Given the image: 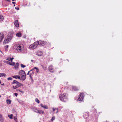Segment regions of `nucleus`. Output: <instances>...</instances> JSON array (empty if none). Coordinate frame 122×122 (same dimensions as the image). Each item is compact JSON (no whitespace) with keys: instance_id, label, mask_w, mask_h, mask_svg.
Returning <instances> with one entry per match:
<instances>
[{"instance_id":"1","label":"nucleus","mask_w":122,"mask_h":122,"mask_svg":"<svg viewBox=\"0 0 122 122\" xmlns=\"http://www.w3.org/2000/svg\"><path fill=\"white\" fill-rule=\"evenodd\" d=\"M15 48L18 52H20L24 50V47L22 44H17L15 46Z\"/></svg>"},{"instance_id":"2","label":"nucleus","mask_w":122,"mask_h":122,"mask_svg":"<svg viewBox=\"0 0 122 122\" xmlns=\"http://www.w3.org/2000/svg\"><path fill=\"white\" fill-rule=\"evenodd\" d=\"M59 97L60 99L62 101L66 102L67 99V96L66 93L61 94L60 95Z\"/></svg>"},{"instance_id":"3","label":"nucleus","mask_w":122,"mask_h":122,"mask_svg":"<svg viewBox=\"0 0 122 122\" xmlns=\"http://www.w3.org/2000/svg\"><path fill=\"white\" fill-rule=\"evenodd\" d=\"M12 84H15L16 85L15 86H13V88L14 89H16L17 88L20 87L21 86H23V85L20 83L18 82L16 80L13 81L12 83Z\"/></svg>"},{"instance_id":"4","label":"nucleus","mask_w":122,"mask_h":122,"mask_svg":"<svg viewBox=\"0 0 122 122\" xmlns=\"http://www.w3.org/2000/svg\"><path fill=\"white\" fill-rule=\"evenodd\" d=\"M37 45V42H36L34 44L30 45L29 48L30 49H34L36 47Z\"/></svg>"},{"instance_id":"5","label":"nucleus","mask_w":122,"mask_h":122,"mask_svg":"<svg viewBox=\"0 0 122 122\" xmlns=\"http://www.w3.org/2000/svg\"><path fill=\"white\" fill-rule=\"evenodd\" d=\"M84 96V94L83 93H80L78 96V100L82 101L83 100Z\"/></svg>"},{"instance_id":"6","label":"nucleus","mask_w":122,"mask_h":122,"mask_svg":"<svg viewBox=\"0 0 122 122\" xmlns=\"http://www.w3.org/2000/svg\"><path fill=\"white\" fill-rule=\"evenodd\" d=\"M48 70L50 72H53L54 71L53 66L51 65H50L49 66Z\"/></svg>"},{"instance_id":"7","label":"nucleus","mask_w":122,"mask_h":122,"mask_svg":"<svg viewBox=\"0 0 122 122\" xmlns=\"http://www.w3.org/2000/svg\"><path fill=\"white\" fill-rule=\"evenodd\" d=\"M10 41V39L9 37H8L7 38L5 39L4 40L3 43V44L4 45H5L6 43H8Z\"/></svg>"},{"instance_id":"8","label":"nucleus","mask_w":122,"mask_h":122,"mask_svg":"<svg viewBox=\"0 0 122 122\" xmlns=\"http://www.w3.org/2000/svg\"><path fill=\"white\" fill-rule=\"evenodd\" d=\"M4 35L3 33H0V42L3 40L4 37Z\"/></svg>"},{"instance_id":"9","label":"nucleus","mask_w":122,"mask_h":122,"mask_svg":"<svg viewBox=\"0 0 122 122\" xmlns=\"http://www.w3.org/2000/svg\"><path fill=\"white\" fill-rule=\"evenodd\" d=\"M45 42L44 41H39L37 42V44H39L40 45L44 46L45 44Z\"/></svg>"},{"instance_id":"10","label":"nucleus","mask_w":122,"mask_h":122,"mask_svg":"<svg viewBox=\"0 0 122 122\" xmlns=\"http://www.w3.org/2000/svg\"><path fill=\"white\" fill-rule=\"evenodd\" d=\"M14 24L16 27H19V23L18 20H16L14 22Z\"/></svg>"},{"instance_id":"11","label":"nucleus","mask_w":122,"mask_h":122,"mask_svg":"<svg viewBox=\"0 0 122 122\" xmlns=\"http://www.w3.org/2000/svg\"><path fill=\"white\" fill-rule=\"evenodd\" d=\"M25 71L23 70H22L20 71L19 74L20 76H21L24 74L25 75Z\"/></svg>"},{"instance_id":"12","label":"nucleus","mask_w":122,"mask_h":122,"mask_svg":"<svg viewBox=\"0 0 122 122\" xmlns=\"http://www.w3.org/2000/svg\"><path fill=\"white\" fill-rule=\"evenodd\" d=\"M42 52L40 51H38L36 53V55L38 56H41L42 55Z\"/></svg>"},{"instance_id":"13","label":"nucleus","mask_w":122,"mask_h":122,"mask_svg":"<svg viewBox=\"0 0 122 122\" xmlns=\"http://www.w3.org/2000/svg\"><path fill=\"white\" fill-rule=\"evenodd\" d=\"M21 79L23 81L26 78V76L25 74V75L24 74L21 75Z\"/></svg>"},{"instance_id":"14","label":"nucleus","mask_w":122,"mask_h":122,"mask_svg":"<svg viewBox=\"0 0 122 122\" xmlns=\"http://www.w3.org/2000/svg\"><path fill=\"white\" fill-rule=\"evenodd\" d=\"M40 106L44 108L45 109H47L48 108V107L47 106L45 105L44 106L43 104L42 103L40 104Z\"/></svg>"},{"instance_id":"15","label":"nucleus","mask_w":122,"mask_h":122,"mask_svg":"<svg viewBox=\"0 0 122 122\" xmlns=\"http://www.w3.org/2000/svg\"><path fill=\"white\" fill-rule=\"evenodd\" d=\"M38 112V113L40 114H45L44 111L43 110H39Z\"/></svg>"},{"instance_id":"16","label":"nucleus","mask_w":122,"mask_h":122,"mask_svg":"<svg viewBox=\"0 0 122 122\" xmlns=\"http://www.w3.org/2000/svg\"><path fill=\"white\" fill-rule=\"evenodd\" d=\"M72 89L74 91H77L79 90L78 88L76 86H73L72 87Z\"/></svg>"},{"instance_id":"17","label":"nucleus","mask_w":122,"mask_h":122,"mask_svg":"<svg viewBox=\"0 0 122 122\" xmlns=\"http://www.w3.org/2000/svg\"><path fill=\"white\" fill-rule=\"evenodd\" d=\"M12 77L16 79H20V76L18 75L14 76H12Z\"/></svg>"},{"instance_id":"18","label":"nucleus","mask_w":122,"mask_h":122,"mask_svg":"<svg viewBox=\"0 0 122 122\" xmlns=\"http://www.w3.org/2000/svg\"><path fill=\"white\" fill-rule=\"evenodd\" d=\"M19 65V64L18 63H17L15 65V64L14 66L15 68V69H17L18 68Z\"/></svg>"},{"instance_id":"19","label":"nucleus","mask_w":122,"mask_h":122,"mask_svg":"<svg viewBox=\"0 0 122 122\" xmlns=\"http://www.w3.org/2000/svg\"><path fill=\"white\" fill-rule=\"evenodd\" d=\"M53 111V112L54 111H55L56 110V113H57L58 112V108H52Z\"/></svg>"},{"instance_id":"20","label":"nucleus","mask_w":122,"mask_h":122,"mask_svg":"<svg viewBox=\"0 0 122 122\" xmlns=\"http://www.w3.org/2000/svg\"><path fill=\"white\" fill-rule=\"evenodd\" d=\"M36 70V72L37 73L39 71V69L38 68H36V67H35L33 69L31 70V71L33 70Z\"/></svg>"},{"instance_id":"21","label":"nucleus","mask_w":122,"mask_h":122,"mask_svg":"<svg viewBox=\"0 0 122 122\" xmlns=\"http://www.w3.org/2000/svg\"><path fill=\"white\" fill-rule=\"evenodd\" d=\"M4 121V119L3 118L2 116L0 114V121L3 122Z\"/></svg>"},{"instance_id":"22","label":"nucleus","mask_w":122,"mask_h":122,"mask_svg":"<svg viewBox=\"0 0 122 122\" xmlns=\"http://www.w3.org/2000/svg\"><path fill=\"white\" fill-rule=\"evenodd\" d=\"M22 36V34L20 32L17 33L16 34V36L19 37H20Z\"/></svg>"},{"instance_id":"23","label":"nucleus","mask_w":122,"mask_h":122,"mask_svg":"<svg viewBox=\"0 0 122 122\" xmlns=\"http://www.w3.org/2000/svg\"><path fill=\"white\" fill-rule=\"evenodd\" d=\"M6 102L8 104H9L11 103V101L9 99H7L6 100Z\"/></svg>"},{"instance_id":"24","label":"nucleus","mask_w":122,"mask_h":122,"mask_svg":"<svg viewBox=\"0 0 122 122\" xmlns=\"http://www.w3.org/2000/svg\"><path fill=\"white\" fill-rule=\"evenodd\" d=\"M6 76V74L4 73H0V77L1 76Z\"/></svg>"},{"instance_id":"25","label":"nucleus","mask_w":122,"mask_h":122,"mask_svg":"<svg viewBox=\"0 0 122 122\" xmlns=\"http://www.w3.org/2000/svg\"><path fill=\"white\" fill-rule=\"evenodd\" d=\"M16 90L17 91H19L21 93H24V92L21 90L20 89H17Z\"/></svg>"},{"instance_id":"26","label":"nucleus","mask_w":122,"mask_h":122,"mask_svg":"<svg viewBox=\"0 0 122 122\" xmlns=\"http://www.w3.org/2000/svg\"><path fill=\"white\" fill-rule=\"evenodd\" d=\"M13 59V58H10L8 57L7 59L6 60L9 61H10L11 62H12Z\"/></svg>"},{"instance_id":"27","label":"nucleus","mask_w":122,"mask_h":122,"mask_svg":"<svg viewBox=\"0 0 122 122\" xmlns=\"http://www.w3.org/2000/svg\"><path fill=\"white\" fill-rule=\"evenodd\" d=\"M13 115L12 114L9 115H8V116L9 117L10 119H12L13 118L12 116Z\"/></svg>"},{"instance_id":"28","label":"nucleus","mask_w":122,"mask_h":122,"mask_svg":"<svg viewBox=\"0 0 122 122\" xmlns=\"http://www.w3.org/2000/svg\"><path fill=\"white\" fill-rule=\"evenodd\" d=\"M4 19V17L1 15H0V21Z\"/></svg>"},{"instance_id":"29","label":"nucleus","mask_w":122,"mask_h":122,"mask_svg":"<svg viewBox=\"0 0 122 122\" xmlns=\"http://www.w3.org/2000/svg\"><path fill=\"white\" fill-rule=\"evenodd\" d=\"M4 62L6 63L7 64H10V61H4Z\"/></svg>"},{"instance_id":"30","label":"nucleus","mask_w":122,"mask_h":122,"mask_svg":"<svg viewBox=\"0 0 122 122\" xmlns=\"http://www.w3.org/2000/svg\"><path fill=\"white\" fill-rule=\"evenodd\" d=\"M35 101L36 102H37L38 103H39L40 101L37 98H36L35 99Z\"/></svg>"},{"instance_id":"31","label":"nucleus","mask_w":122,"mask_h":122,"mask_svg":"<svg viewBox=\"0 0 122 122\" xmlns=\"http://www.w3.org/2000/svg\"><path fill=\"white\" fill-rule=\"evenodd\" d=\"M55 117L54 116L52 117L51 119V121H53L55 119Z\"/></svg>"},{"instance_id":"32","label":"nucleus","mask_w":122,"mask_h":122,"mask_svg":"<svg viewBox=\"0 0 122 122\" xmlns=\"http://www.w3.org/2000/svg\"><path fill=\"white\" fill-rule=\"evenodd\" d=\"M41 66L43 68V69H44V70H45L46 69V67L45 66L42 65H41Z\"/></svg>"},{"instance_id":"33","label":"nucleus","mask_w":122,"mask_h":122,"mask_svg":"<svg viewBox=\"0 0 122 122\" xmlns=\"http://www.w3.org/2000/svg\"><path fill=\"white\" fill-rule=\"evenodd\" d=\"M15 64V63L14 62H10V65L12 66H14Z\"/></svg>"},{"instance_id":"34","label":"nucleus","mask_w":122,"mask_h":122,"mask_svg":"<svg viewBox=\"0 0 122 122\" xmlns=\"http://www.w3.org/2000/svg\"><path fill=\"white\" fill-rule=\"evenodd\" d=\"M21 66L22 67L24 68L26 66L25 65H23V64H21Z\"/></svg>"},{"instance_id":"35","label":"nucleus","mask_w":122,"mask_h":122,"mask_svg":"<svg viewBox=\"0 0 122 122\" xmlns=\"http://www.w3.org/2000/svg\"><path fill=\"white\" fill-rule=\"evenodd\" d=\"M7 80H12V78L11 77H9L7 78Z\"/></svg>"},{"instance_id":"36","label":"nucleus","mask_w":122,"mask_h":122,"mask_svg":"<svg viewBox=\"0 0 122 122\" xmlns=\"http://www.w3.org/2000/svg\"><path fill=\"white\" fill-rule=\"evenodd\" d=\"M9 46L8 45H7L5 46V49H7L8 48Z\"/></svg>"},{"instance_id":"37","label":"nucleus","mask_w":122,"mask_h":122,"mask_svg":"<svg viewBox=\"0 0 122 122\" xmlns=\"http://www.w3.org/2000/svg\"><path fill=\"white\" fill-rule=\"evenodd\" d=\"M14 94L16 97H17L18 95V94L15 93H14Z\"/></svg>"},{"instance_id":"38","label":"nucleus","mask_w":122,"mask_h":122,"mask_svg":"<svg viewBox=\"0 0 122 122\" xmlns=\"http://www.w3.org/2000/svg\"><path fill=\"white\" fill-rule=\"evenodd\" d=\"M15 9H16L17 10H19V8L18 7H15Z\"/></svg>"},{"instance_id":"39","label":"nucleus","mask_w":122,"mask_h":122,"mask_svg":"<svg viewBox=\"0 0 122 122\" xmlns=\"http://www.w3.org/2000/svg\"><path fill=\"white\" fill-rule=\"evenodd\" d=\"M14 120L15 121H16V120H17V118L16 117H15L14 118Z\"/></svg>"},{"instance_id":"40","label":"nucleus","mask_w":122,"mask_h":122,"mask_svg":"<svg viewBox=\"0 0 122 122\" xmlns=\"http://www.w3.org/2000/svg\"><path fill=\"white\" fill-rule=\"evenodd\" d=\"M30 77L31 79H32V78L31 76V74H30Z\"/></svg>"},{"instance_id":"41","label":"nucleus","mask_w":122,"mask_h":122,"mask_svg":"<svg viewBox=\"0 0 122 122\" xmlns=\"http://www.w3.org/2000/svg\"><path fill=\"white\" fill-rule=\"evenodd\" d=\"M38 111H39V110H36V111H35V112H36V113H38Z\"/></svg>"},{"instance_id":"42","label":"nucleus","mask_w":122,"mask_h":122,"mask_svg":"<svg viewBox=\"0 0 122 122\" xmlns=\"http://www.w3.org/2000/svg\"><path fill=\"white\" fill-rule=\"evenodd\" d=\"M31 70H30V71H29L28 72V73L27 74V75H29V73H30V71H31Z\"/></svg>"},{"instance_id":"43","label":"nucleus","mask_w":122,"mask_h":122,"mask_svg":"<svg viewBox=\"0 0 122 122\" xmlns=\"http://www.w3.org/2000/svg\"><path fill=\"white\" fill-rule=\"evenodd\" d=\"M12 3L13 4H14V5H15V2H12Z\"/></svg>"},{"instance_id":"44","label":"nucleus","mask_w":122,"mask_h":122,"mask_svg":"<svg viewBox=\"0 0 122 122\" xmlns=\"http://www.w3.org/2000/svg\"><path fill=\"white\" fill-rule=\"evenodd\" d=\"M2 66V64L1 63H0V66Z\"/></svg>"},{"instance_id":"45","label":"nucleus","mask_w":122,"mask_h":122,"mask_svg":"<svg viewBox=\"0 0 122 122\" xmlns=\"http://www.w3.org/2000/svg\"><path fill=\"white\" fill-rule=\"evenodd\" d=\"M1 84V85H2V86H3L4 85V83H3V84Z\"/></svg>"},{"instance_id":"46","label":"nucleus","mask_w":122,"mask_h":122,"mask_svg":"<svg viewBox=\"0 0 122 122\" xmlns=\"http://www.w3.org/2000/svg\"><path fill=\"white\" fill-rule=\"evenodd\" d=\"M31 61H32V62H33V60H31Z\"/></svg>"},{"instance_id":"47","label":"nucleus","mask_w":122,"mask_h":122,"mask_svg":"<svg viewBox=\"0 0 122 122\" xmlns=\"http://www.w3.org/2000/svg\"><path fill=\"white\" fill-rule=\"evenodd\" d=\"M1 83V81L0 80V83Z\"/></svg>"},{"instance_id":"48","label":"nucleus","mask_w":122,"mask_h":122,"mask_svg":"<svg viewBox=\"0 0 122 122\" xmlns=\"http://www.w3.org/2000/svg\"><path fill=\"white\" fill-rule=\"evenodd\" d=\"M12 1H14L15 0H12Z\"/></svg>"},{"instance_id":"49","label":"nucleus","mask_w":122,"mask_h":122,"mask_svg":"<svg viewBox=\"0 0 122 122\" xmlns=\"http://www.w3.org/2000/svg\"><path fill=\"white\" fill-rule=\"evenodd\" d=\"M14 6H15V5H14Z\"/></svg>"},{"instance_id":"50","label":"nucleus","mask_w":122,"mask_h":122,"mask_svg":"<svg viewBox=\"0 0 122 122\" xmlns=\"http://www.w3.org/2000/svg\"><path fill=\"white\" fill-rule=\"evenodd\" d=\"M15 122H18L17 121H16Z\"/></svg>"},{"instance_id":"51","label":"nucleus","mask_w":122,"mask_h":122,"mask_svg":"<svg viewBox=\"0 0 122 122\" xmlns=\"http://www.w3.org/2000/svg\"><path fill=\"white\" fill-rule=\"evenodd\" d=\"M1 97L0 95V97Z\"/></svg>"}]
</instances>
